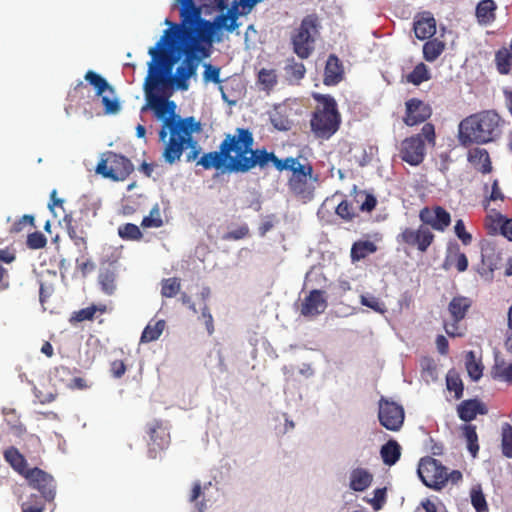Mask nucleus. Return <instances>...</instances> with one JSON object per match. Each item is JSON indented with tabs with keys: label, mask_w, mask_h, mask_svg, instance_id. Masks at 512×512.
I'll return each instance as SVG.
<instances>
[{
	"label": "nucleus",
	"mask_w": 512,
	"mask_h": 512,
	"mask_svg": "<svg viewBox=\"0 0 512 512\" xmlns=\"http://www.w3.org/2000/svg\"><path fill=\"white\" fill-rule=\"evenodd\" d=\"M165 24L171 29H166L160 40L154 47L149 49L151 61L149 62L148 76L145 80V92L147 104L141 108V112L151 109L155 117L162 121L159 130V140L163 142L162 157L165 163L173 165L177 163L184 150L191 148L187 154L188 162L194 161L199 155V149L196 148L197 142L193 139V133L199 132L200 123L194 117H185L176 114V103L169 100L170 94L161 96L153 91L163 92L167 85L165 75L172 69L177 61L169 55V50L176 40V31L178 26L166 19Z\"/></svg>",
	"instance_id": "1"
},
{
	"label": "nucleus",
	"mask_w": 512,
	"mask_h": 512,
	"mask_svg": "<svg viewBox=\"0 0 512 512\" xmlns=\"http://www.w3.org/2000/svg\"><path fill=\"white\" fill-rule=\"evenodd\" d=\"M254 138L247 128H237L234 134H227L219 146V151L204 153L197 165L204 169H221L225 167L230 172L247 173L255 167L265 169L269 163L282 172L292 173L302 164L298 158L287 157L279 159L274 152L265 148L253 149Z\"/></svg>",
	"instance_id": "2"
},
{
	"label": "nucleus",
	"mask_w": 512,
	"mask_h": 512,
	"mask_svg": "<svg viewBox=\"0 0 512 512\" xmlns=\"http://www.w3.org/2000/svg\"><path fill=\"white\" fill-rule=\"evenodd\" d=\"M237 12L228 10L226 14L219 15L214 24L201 18L200 10H190L188 14L181 16V22L184 27V36L190 40V45L186 51L201 52L207 56L206 50L200 43L211 44L212 36L217 28H226L228 31H234L237 27Z\"/></svg>",
	"instance_id": "3"
},
{
	"label": "nucleus",
	"mask_w": 512,
	"mask_h": 512,
	"mask_svg": "<svg viewBox=\"0 0 512 512\" xmlns=\"http://www.w3.org/2000/svg\"><path fill=\"white\" fill-rule=\"evenodd\" d=\"M505 121L494 110H485L464 118L459 124V141L464 146L483 145L500 138Z\"/></svg>",
	"instance_id": "4"
},
{
	"label": "nucleus",
	"mask_w": 512,
	"mask_h": 512,
	"mask_svg": "<svg viewBox=\"0 0 512 512\" xmlns=\"http://www.w3.org/2000/svg\"><path fill=\"white\" fill-rule=\"evenodd\" d=\"M313 99L317 105L310 118V130L317 139L328 140L342 123L337 102L330 94L314 93Z\"/></svg>",
	"instance_id": "5"
},
{
	"label": "nucleus",
	"mask_w": 512,
	"mask_h": 512,
	"mask_svg": "<svg viewBox=\"0 0 512 512\" xmlns=\"http://www.w3.org/2000/svg\"><path fill=\"white\" fill-rule=\"evenodd\" d=\"M435 127L432 123H425L420 133L403 139L399 146V158L411 165H420L426 156V143L435 145Z\"/></svg>",
	"instance_id": "6"
},
{
	"label": "nucleus",
	"mask_w": 512,
	"mask_h": 512,
	"mask_svg": "<svg viewBox=\"0 0 512 512\" xmlns=\"http://www.w3.org/2000/svg\"><path fill=\"white\" fill-rule=\"evenodd\" d=\"M321 24L316 14L305 16L299 27L291 34L293 52L301 59H307L315 49L316 38L319 35Z\"/></svg>",
	"instance_id": "7"
},
{
	"label": "nucleus",
	"mask_w": 512,
	"mask_h": 512,
	"mask_svg": "<svg viewBox=\"0 0 512 512\" xmlns=\"http://www.w3.org/2000/svg\"><path fill=\"white\" fill-rule=\"evenodd\" d=\"M134 170L132 162L125 156L113 151L102 153L96 166V173L113 181L125 180Z\"/></svg>",
	"instance_id": "8"
},
{
	"label": "nucleus",
	"mask_w": 512,
	"mask_h": 512,
	"mask_svg": "<svg viewBox=\"0 0 512 512\" xmlns=\"http://www.w3.org/2000/svg\"><path fill=\"white\" fill-rule=\"evenodd\" d=\"M318 181V175H314L313 167L310 163H305L295 170L288 179L289 190L304 200H311L314 195L315 185Z\"/></svg>",
	"instance_id": "9"
},
{
	"label": "nucleus",
	"mask_w": 512,
	"mask_h": 512,
	"mask_svg": "<svg viewBox=\"0 0 512 512\" xmlns=\"http://www.w3.org/2000/svg\"><path fill=\"white\" fill-rule=\"evenodd\" d=\"M417 473L423 484L434 490H441L448 481L447 468L432 457L420 460Z\"/></svg>",
	"instance_id": "10"
},
{
	"label": "nucleus",
	"mask_w": 512,
	"mask_h": 512,
	"mask_svg": "<svg viewBox=\"0 0 512 512\" xmlns=\"http://www.w3.org/2000/svg\"><path fill=\"white\" fill-rule=\"evenodd\" d=\"M148 440V457L156 459L159 453L167 449L171 442L169 426L167 422L154 419L146 425Z\"/></svg>",
	"instance_id": "11"
},
{
	"label": "nucleus",
	"mask_w": 512,
	"mask_h": 512,
	"mask_svg": "<svg viewBox=\"0 0 512 512\" xmlns=\"http://www.w3.org/2000/svg\"><path fill=\"white\" fill-rule=\"evenodd\" d=\"M434 239L435 235L433 232L423 223L416 229L411 227L404 228L396 238L399 244L415 248L420 253H426Z\"/></svg>",
	"instance_id": "12"
},
{
	"label": "nucleus",
	"mask_w": 512,
	"mask_h": 512,
	"mask_svg": "<svg viewBox=\"0 0 512 512\" xmlns=\"http://www.w3.org/2000/svg\"><path fill=\"white\" fill-rule=\"evenodd\" d=\"M84 79L94 87L96 95L101 96L106 114H115L120 110L119 101L112 97L115 92L114 88L109 85L105 78L96 72L89 70L86 72Z\"/></svg>",
	"instance_id": "13"
},
{
	"label": "nucleus",
	"mask_w": 512,
	"mask_h": 512,
	"mask_svg": "<svg viewBox=\"0 0 512 512\" xmlns=\"http://www.w3.org/2000/svg\"><path fill=\"white\" fill-rule=\"evenodd\" d=\"M471 306L472 300L469 297L458 295L452 298L448 304V311L451 315L452 322H444V329L448 336H463L464 333L459 327V322L466 317Z\"/></svg>",
	"instance_id": "14"
},
{
	"label": "nucleus",
	"mask_w": 512,
	"mask_h": 512,
	"mask_svg": "<svg viewBox=\"0 0 512 512\" xmlns=\"http://www.w3.org/2000/svg\"><path fill=\"white\" fill-rule=\"evenodd\" d=\"M404 418L402 405L383 396L380 398L378 419L383 427L390 431H398L404 423Z\"/></svg>",
	"instance_id": "15"
},
{
	"label": "nucleus",
	"mask_w": 512,
	"mask_h": 512,
	"mask_svg": "<svg viewBox=\"0 0 512 512\" xmlns=\"http://www.w3.org/2000/svg\"><path fill=\"white\" fill-rule=\"evenodd\" d=\"M29 485L41 493L42 500L51 501L55 497L53 477L40 468H30L23 476Z\"/></svg>",
	"instance_id": "16"
},
{
	"label": "nucleus",
	"mask_w": 512,
	"mask_h": 512,
	"mask_svg": "<svg viewBox=\"0 0 512 512\" xmlns=\"http://www.w3.org/2000/svg\"><path fill=\"white\" fill-rule=\"evenodd\" d=\"M432 115V108L418 98H410L405 102V114L402 118L405 125L412 127L424 123Z\"/></svg>",
	"instance_id": "17"
},
{
	"label": "nucleus",
	"mask_w": 512,
	"mask_h": 512,
	"mask_svg": "<svg viewBox=\"0 0 512 512\" xmlns=\"http://www.w3.org/2000/svg\"><path fill=\"white\" fill-rule=\"evenodd\" d=\"M199 62L200 58L192 51L185 52V58L177 67L174 77V82L178 89L183 91L188 89V80L196 74Z\"/></svg>",
	"instance_id": "18"
},
{
	"label": "nucleus",
	"mask_w": 512,
	"mask_h": 512,
	"mask_svg": "<svg viewBox=\"0 0 512 512\" xmlns=\"http://www.w3.org/2000/svg\"><path fill=\"white\" fill-rule=\"evenodd\" d=\"M419 219L425 226H430L434 230L444 231L451 223V216L441 206L433 208L424 207L419 212Z\"/></svg>",
	"instance_id": "19"
},
{
	"label": "nucleus",
	"mask_w": 512,
	"mask_h": 512,
	"mask_svg": "<svg viewBox=\"0 0 512 512\" xmlns=\"http://www.w3.org/2000/svg\"><path fill=\"white\" fill-rule=\"evenodd\" d=\"M324 294V291L318 289L310 291L301 303V315L313 317L322 314L328 305Z\"/></svg>",
	"instance_id": "20"
},
{
	"label": "nucleus",
	"mask_w": 512,
	"mask_h": 512,
	"mask_svg": "<svg viewBox=\"0 0 512 512\" xmlns=\"http://www.w3.org/2000/svg\"><path fill=\"white\" fill-rule=\"evenodd\" d=\"M344 78V67L335 54H330L324 68L323 83L326 86H335Z\"/></svg>",
	"instance_id": "21"
},
{
	"label": "nucleus",
	"mask_w": 512,
	"mask_h": 512,
	"mask_svg": "<svg viewBox=\"0 0 512 512\" xmlns=\"http://www.w3.org/2000/svg\"><path fill=\"white\" fill-rule=\"evenodd\" d=\"M457 413L462 421L470 422L477 415H485L488 413L486 405L478 399H468L462 401L457 407Z\"/></svg>",
	"instance_id": "22"
},
{
	"label": "nucleus",
	"mask_w": 512,
	"mask_h": 512,
	"mask_svg": "<svg viewBox=\"0 0 512 512\" xmlns=\"http://www.w3.org/2000/svg\"><path fill=\"white\" fill-rule=\"evenodd\" d=\"M468 160L476 170L483 174H487L492 171L491 159L486 149L474 148L469 150Z\"/></svg>",
	"instance_id": "23"
},
{
	"label": "nucleus",
	"mask_w": 512,
	"mask_h": 512,
	"mask_svg": "<svg viewBox=\"0 0 512 512\" xmlns=\"http://www.w3.org/2000/svg\"><path fill=\"white\" fill-rule=\"evenodd\" d=\"M497 5L494 0H481L475 10L477 21L480 25H489L496 19Z\"/></svg>",
	"instance_id": "24"
},
{
	"label": "nucleus",
	"mask_w": 512,
	"mask_h": 512,
	"mask_svg": "<svg viewBox=\"0 0 512 512\" xmlns=\"http://www.w3.org/2000/svg\"><path fill=\"white\" fill-rule=\"evenodd\" d=\"M117 270L110 264L108 267L101 268L98 275V282L102 291L107 295H112L116 290Z\"/></svg>",
	"instance_id": "25"
},
{
	"label": "nucleus",
	"mask_w": 512,
	"mask_h": 512,
	"mask_svg": "<svg viewBox=\"0 0 512 512\" xmlns=\"http://www.w3.org/2000/svg\"><path fill=\"white\" fill-rule=\"evenodd\" d=\"M3 457L5 461L9 463L10 466L22 476H24L25 473L30 469L27 466L25 457L14 446L5 449L3 452Z\"/></svg>",
	"instance_id": "26"
},
{
	"label": "nucleus",
	"mask_w": 512,
	"mask_h": 512,
	"mask_svg": "<svg viewBox=\"0 0 512 512\" xmlns=\"http://www.w3.org/2000/svg\"><path fill=\"white\" fill-rule=\"evenodd\" d=\"M373 475L366 469L355 468L350 473V488L356 492L366 490L372 483Z\"/></svg>",
	"instance_id": "27"
},
{
	"label": "nucleus",
	"mask_w": 512,
	"mask_h": 512,
	"mask_svg": "<svg viewBox=\"0 0 512 512\" xmlns=\"http://www.w3.org/2000/svg\"><path fill=\"white\" fill-rule=\"evenodd\" d=\"M490 373L494 380L512 384V363H506L504 359L496 357Z\"/></svg>",
	"instance_id": "28"
},
{
	"label": "nucleus",
	"mask_w": 512,
	"mask_h": 512,
	"mask_svg": "<svg viewBox=\"0 0 512 512\" xmlns=\"http://www.w3.org/2000/svg\"><path fill=\"white\" fill-rule=\"evenodd\" d=\"M415 36L420 40L431 38L436 33V22L433 17L418 19L414 22Z\"/></svg>",
	"instance_id": "29"
},
{
	"label": "nucleus",
	"mask_w": 512,
	"mask_h": 512,
	"mask_svg": "<svg viewBox=\"0 0 512 512\" xmlns=\"http://www.w3.org/2000/svg\"><path fill=\"white\" fill-rule=\"evenodd\" d=\"M380 455L384 464L392 466L400 459L401 446L396 440L391 439L381 447Z\"/></svg>",
	"instance_id": "30"
},
{
	"label": "nucleus",
	"mask_w": 512,
	"mask_h": 512,
	"mask_svg": "<svg viewBox=\"0 0 512 512\" xmlns=\"http://www.w3.org/2000/svg\"><path fill=\"white\" fill-rule=\"evenodd\" d=\"M166 326V322L162 319L155 322L150 321L144 328L140 341L142 343H149L157 340L163 333Z\"/></svg>",
	"instance_id": "31"
},
{
	"label": "nucleus",
	"mask_w": 512,
	"mask_h": 512,
	"mask_svg": "<svg viewBox=\"0 0 512 512\" xmlns=\"http://www.w3.org/2000/svg\"><path fill=\"white\" fill-rule=\"evenodd\" d=\"M376 251L377 246L372 241H356L351 248V259L352 261H359Z\"/></svg>",
	"instance_id": "32"
},
{
	"label": "nucleus",
	"mask_w": 512,
	"mask_h": 512,
	"mask_svg": "<svg viewBox=\"0 0 512 512\" xmlns=\"http://www.w3.org/2000/svg\"><path fill=\"white\" fill-rule=\"evenodd\" d=\"M445 50V43L437 38L425 42L423 45V57L428 62L435 61Z\"/></svg>",
	"instance_id": "33"
},
{
	"label": "nucleus",
	"mask_w": 512,
	"mask_h": 512,
	"mask_svg": "<svg viewBox=\"0 0 512 512\" xmlns=\"http://www.w3.org/2000/svg\"><path fill=\"white\" fill-rule=\"evenodd\" d=\"M278 82V75L275 69L262 68L257 74V83L264 91H271Z\"/></svg>",
	"instance_id": "34"
},
{
	"label": "nucleus",
	"mask_w": 512,
	"mask_h": 512,
	"mask_svg": "<svg viewBox=\"0 0 512 512\" xmlns=\"http://www.w3.org/2000/svg\"><path fill=\"white\" fill-rule=\"evenodd\" d=\"M446 387L450 392H454V397L460 399L463 396L464 385L459 373L451 369L446 375Z\"/></svg>",
	"instance_id": "35"
},
{
	"label": "nucleus",
	"mask_w": 512,
	"mask_h": 512,
	"mask_svg": "<svg viewBox=\"0 0 512 512\" xmlns=\"http://www.w3.org/2000/svg\"><path fill=\"white\" fill-rule=\"evenodd\" d=\"M497 70L502 75H507L512 67V53L507 48L498 50L495 54Z\"/></svg>",
	"instance_id": "36"
},
{
	"label": "nucleus",
	"mask_w": 512,
	"mask_h": 512,
	"mask_svg": "<svg viewBox=\"0 0 512 512\" xmlns=\"http://www.w3.org/2000/svg\"><path fill=\"white\" fill-rule=\"evenodd\" d=\"M431 74L423 62L418 63L414 69L406 76L407 82L413 85H420L421 83L430 80Z\"/></svg>",
	"instance_id": "37"
},
{
	"label": "nucleus",
	"mask_w": 512,
	"mask_h": 512,
	"mask_svg": "<svg viewBox=\"0 0 512 512\" xmlns=\"http://www.w3.org/2000/svg\"><path fill=\"white\" fill-rule=\"evenodd\" d=\"M64 222L66 225L68 235L74 241L75 245L83 246L84 248H86V238L84 236V231L77 229V226L75 225V221L72 215H65Z\"/></svg>",
	"instance_id": "38"
},
{
	"label": "nucleus",
	"mask_w": 512,
	"mask_h": 512,
	"mask_svg": "<svg viewBox=\"0 0 512 512\" xmlns=\"http://www.w3.org/2000/svg\"><path fill=\"white\" fill-rule=\"evenodd\" d=\"M465 366L469 377L473 381H478L482 377L483 365L481 362L476 361V357L473 351L467 352Z\"/></svg>",
	"instance_id": "39"
},
{
	"label": "nucleus",
	"mask_w": 512,
	"mask_h": 512,
	"mask_svg": "<svg viewBox=\"0 0 512 512\" xmlns=\"http://www.w3.org/2000/svg\"><path fill=\"white\" fill-rule=\"evenodd\" d=\"M463 435L467 441V447L469 452L475 457L479 451L478 435L476 432V426L472 424H466L462 428Z\"/></svg>",
	"instance_id": "40"
},
{
	"label": "nucleus",
	"mask_w": 512,
	"mask_h": 512,
	"mask_svg": "<svg viewBox=\"0 0 512 512\" xmlns=\"http://www.w3.org/2000/svg\"><path fill=\"white\" fill-rule=\"evenodd\" d=\"M501 449L505 457L512 458V426L509 423L502 425Z\"/></svg>",
	"instance_id": "41"
},
{
	"label": "nucleus",
	"mask_w": 512,
	"mask_h": 512,
	"mask_svg": "<svg viewBox=\"0 0 512 512\" xmlns=\"http://www.w3.org/2000/svg\"><path fill=\"white\" fill-rule=\"evenodd\" d=\"M119 236L124 240L139 241L143 234L140 228L133 223H126L118 228Z\"/></svg>",
	"instance_id": "42"
},
{
	"label": "nucleus",
	"mask_w": 512,
	"mask_h": 512,
	"mask_svg": "<svg viewBox=\"0 0 512 512\" xmlns=\"http://www.w3.org/2000/svg\"><path fill=\"white\" fill-rule=\"evenodd\" d=\"M162 225H163V220L161 218L160 207H159V204L156 203L150 210L149 215L145 216L142 219L141 226L143 228H159Z\"/></svg>",
	"instance_id": "43"
},
{
	"label": "nucleus",
	"mask_w": 512,
	"mask_h": 512,
	"mask_svg": "<svg viewBox=\"0 0 512 512\" xmlns=\"http://www.w3.org/2000/svg\"><path fill=\"white\" fill-rule=\"evenodd\" d=\"M445 264H449L450 266H454L458 272H464L468 268V259L466 255L457 249L454 252H451L445 261Z\"/></svg>",
	"instance_id": "44"
},
{
	"label": "nucleus",
	"mask_w": 512,
	"mask_h": 512,
	"mask_svg": "<svg viewBox=\"0 0 512 512\" xmlns=\"http://www.w3.org/2000/svg\"><path fill=\"white\" fill-rule=\"evenodd\" d=\"M470 497L471 504L475 508L476 512H486L488 510L486 498L480 486H476L471 489Z\"/></svg>",
	"instance_id": "45"
},
{
	"label": "nucleus",
	"mask_w": 512,
	"mask_h": 512,
	"mask_svg": "<svg viewBox=\"0 0 512 512\" xmlns=\"http://www.w3.org/2000/svg\"><path fill=\"white\" fill-rule=\"evenodd\" d=\"M180 280L176 277L167 278L162 281L161 294L163 297L172 298L180 290Z\"/></svg>",
	"instance_id": "46"
},
{
	"label": "nucleus",
	"mask_w": 512,
	"mask_h": 512,
	"mask_svg": "<svg viewBox=\"0 0 512 512\" xmlns=\"http://www.w3.org/2000/svg\"><path fill=\"white\" fill-rule=\"evenodd\" d=\"M360 303L380 314H384L387 311L385 304L373 295H361Z\"/></svg>",
	"instance_id": "47"
},
{
	"label": "nucleus",
	"mask_w": 512,
	"mask_h": 512,
	"mask_svg": "<svg viewBox=\"0 0 512 512\" xmlns=\"http://www.w3.org/2000/svg\"><path fill=\"white\" fill-rule=\"evenodd\" d=\"M22 512H43L45 509V500L38 495H31L30 498L22 504Z\"/></svg>",
	"instance_id": "48"
},
{
	"label": "nucleus",
	"mask_w": 512,
	"mask_h": 512,
	"mask_svg": "<svg viewBox=\"0 0 512 512\" xmlns=\"http://www.w3.org/2000/svg\"><path fill=\"white\" fill-rule=\"evenodd\" d=\"M336 214L345 221H352L355 217V211L352 203L342 200L336 207Z\"/></svg>",
	"instance_id": "49"
},
{
	"label": "nucleus",
	"mask_w": 512,
	"mask_h": 512,
	"mask_svg": "<svg viewBox=\"0 0 512 512\" xmlns=\"http://www.w3.org/2000/svg\"><path fill=\"white\" fill-rule=\"evenodd\" d=\"M285 69L287 74L294 80L303 79L306 73L305 65L301 62H295L294 59H292V62L288 64Z\"/></svg>",
	"instance_id": "50"
},
{
	"label": "nucleus",
	"mask_w": 512,
	"mask_h": 512,
	"mask_svg": "<svg viewBox=\"0 0 512 512\" xmlns=\"http://www.w3.org/2000/svg\"><path fill=\"white\" fill-rule=\"evenodd\" d=\"M26 243L30 249L36 250L44 248L47 244V239L43 233L35 231L28 235Z\"/></svg>",
	"instance_id": "51"
},
{
	"label": "nucleus",
	"mask_w": 512,
	"mask_h": 512,
	"mask_svg": "<svg viewBox=\"0 0 512 512\" xmlns=\"http://www.w3.org/2000/svg\"><path fill=\"white\" fill-rule=\"evenodd\" d=\"M249 227L246 224L239 226L237 229L227 232L223 235V239L226 241L240 240L249 236Z\"/></svg>",
	"instance_id": "52"
},
{
	"label": "nucleus",
	"mask_w": 512,
	"mask_h": 512,
	"mask_svg": "<svg viewBox=\"0 0 512 512\" xmlns=\"http://www.w3.org/2000/svg\"><path fill=\"white\" fill-rule=\"evenodd\" d=\"M96 313V307L95 306H90V307H86V308H83L79 311H76L74 312V314L72 315L70 321H75V322H82V321H85V320H92L94 318V315Z\"/></svg>",
	"instance_id": "53"
},
{
	"label": "nucleus",
	"mask_w": 512,
	"mask_h": 512,
	"mask_svg": "<svg viewBox=\"0 0 512 512\" xmlns=\"http://www.w3.org/2000/svg\"><path fill=\"white\" fill-rule=\"evenodd\" d=\"M203 79L205 82H213L219 84L220 80V68L211 64H205V70L203 73Z\"/></svg>",
	"instance_id": "54"
},
{
	"label": "nucleus",
	"mask_w": 512,
	"mask_h": 512,
	"mask_svg": "<svg viewBox=\"0 0 512 512\" xmlns=\"http://www.w3.org/2000/svg\"><path fill=\"white\" fill-rule=\"evenodd\" d=\"M27 225L30 227H35L34 217L32 215H23L11 226L10 232L19 233L23 231Z\"/></svg>",
	"instance_id": "55"
},
{
	"label": "nucleus",
	"mask_w": 512,
	"mask_h": 512,
	"mask_svg": "<svg viewBox=\"0 0 512 512\" xmlns=\"http://www.w3.org/2000/svg\"><path fill=\"white\" fill-rule=\"evenodd\" d=\"M454 230H455V234L462 241V243L464 245H468L471 243L472 236L470 233H468L466 231L463 220L459 219L456 221Z\"/></svg>",
	"instance_id": "56"
},
{
	"label": "nucleus",
	"mask_w": 512,
	"mask_h": 512,
	"mask_svg": "<svg viewBox=\"0 0 512 512\" xmlns=\"http://www.w3.org/2000/svg\"><path fill=\"white\" fill-rule=\"evenodd\" d=\"M374 497L370 500L371 505L375 510H379L386 499V488H377L373 492Z\"/></svg>",
	"instance_id": "57"
},
{
	"label": "nucleus",
	"mask_w": 512,
	"mask_h": 512,
	"mask_svg": "<svg viewBox=\"0 0 512 512\" xmlns=\"http://www.w3.org/2000/svg\"><path fill=\"white\" fill-rule=\"evenodd\" d=\"M127 370L126 364L122 360H114L110 364V372L114 378H121Z\"/></svg>",
	"instance_id": "58"
},
{
	"label": "nucleus",
	"mask_w": 512,
	"mask_h": 512,
	"mask_svg": "<svg viewBox=\"0 0 512 512\" xmlns=\"http://www.w3.org/2000/svg\"><path fill=\"white\" fill-rule=\"evenodd\" d=\"M201 316L204 320V324H205L208 334L212 335L214 332V321H213L212 314L207 305H205L202 308Z\"/></svg>",
	"instance_id": "59"
},
{
	"label": "nucleus",
	"mask_w": 512,
	"mask_h": 512,
	"mask_svg": "<svg viewBox=\"0 0 512 512\" xmlns=\"http://www.w3.org/2000/svg\"><path fill=\"white\" fill-rule=\"evenodd\" d=\"M377 205V199L372 194H367L364 202L361 204L360 209L364 212H371Z\"/></svg>",
	"instance_id": "60"
},
{
	"label": "nucleus",
	"mask_w": 512,
	"mask_h": 512,
	"mask_svg": "<svg viewBox=\"0 0 512 512\" xmlns=\"http://www.w3.org/2000/svg\"><path fill=\"white\" fill-rule=\"evenodd\" d=\"M503 221L501 225V234L506 237L508 240L512 241V218H503L500 216Z\"/></svg>",
	"instance_id": "61"
},
{
	"label": "nucleus",
	"mask_w": 512,
	"mask_h": 512,
	"mask_svg": "<svg viewBox=\"0 0 512 512\" xmlns=\"http://www.w3.org/2000/svg\"><path fill=\"white\" fill-rule=\"evenodd\" d=\"M437 350L441 355H447L449 351L448 340L443 335H438L436 338Z\"/></svg>",
	"instance_id": "62"
},
{
	"label": "nucleus",
	"mask_w": 512,
	"mask_h": 512,
	"mask_svg": "<svg viewBox=\"0 0 512 512\" xmlns=\"http://www.w3.org/2000/svg\"><path fill=\"white\" fill-rule=\"evenodd\" d=\"M178 2L181 4L180 16L188 14L190 10H200V8L194 4L193 0H178Z\"/></svg>",
	"instance_id": "63"
},
{
	"label": "nucleus",
	"mask_w": 512,
	"mask_h": 512,
	"mask_svg": "<svg viewBox=\"0 0 512 512\" xmlns=\"http://www.w3.org/2000/svg\"><path fill=\"white\" fill-rule=\"evenodd\" d=\"M16 256L14 251H11L9 249H0V261L4 263H12L15 260Z\"/></svg>",
	"instance_id": "64"
}]
</instances>
